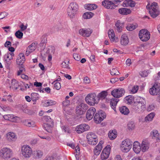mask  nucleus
<instances>
[{
    "instance_id": "f257e3e1",
    "label": "nucleus",
    "mask_w": 160,
    "mask_h": 160,
    "mask_svg": "<svg viewBox=\"0 0 160 160\" xmlns=\"http://www.w3.org/2000/svg\"><path fill=\"white\" fill-rule=\"evenodd\" d=\"M125 92V90L122 88L114 89L111 92L112 95L114 98H112L110 102L111 107L114 111H116V106L119 101V99L118 98L122 97L124 95Z\"/></svg>"
},
{
    "instance_id": "f03ea898",
    "label": "nucleus",
    "mask_w": 160,
    "mask_h": 160,
    "mask_svg": "<svg viewBox=\"0 0 160 160\" xmlns=\"http://www.w3.org/2000/svg\"><path fill=\"white\" fill-rule=\"evenodd\" d=\"M78 9V6L76 2L70 3L68 8L67 12L68 16L71 18H74Z\"/></svg>"
},
{
    "instance_id": "7ed1b4c3",
    "label": "nucleus",
    "mask_w": 160,
    "mask_h": 160,
    "mask_svg": "<svg viewBox=\"0 0 160 160\" xmlns=\"http://www.w3.org/2000/svg\"><path fill=\"white\" fill-rule=\"evenodd\" d=\"M147 9H149V13L153 18L156 17L159 13L158 9L157 3L155 2L152 3L150 6L148 5L146 6Z\"/></svg>"
},
{
    "instance_id": "20e7f679",
    "label": "nucleus",
    "mask_w": 160,
    "mask_h": 160,
    "mask_svg": "<svg viewBox=\"0 0 160 160\" xmlns=\"http://www.w3.org/2000/svg\"><path fill=\"white\" fill-rule=\"evenodd\" d=\"M85 100L86 102L91 106H93L98 103V100L96 98V94L95 93H90L85 97Z\"/></svg>"
},
{
    "instance_id": "39448f33",
    "label": "nucleus",
    "mask_w": 160,
    "mask_h": 160,
    "mask_svg": "<svg viewBox=\"0 0 160 160\" xmlns=\"http://www.w3.org/2000/svg\"><path fill=\"white\" fill-rule=\"evenodd\" d=\"M132 142L128 139H126L122 141L121 145L122 151L127 152L129 151L132 148Z\"/></svg>"
},
{
    "instance_id": "423d86ee",
    "label": "nucleus",
    "mask_w": 160,
    "mask_h": 160,
    "mask_svg": "<svg viewBox=\"0 0 160 160\" xmlns=\"http://www.w3.org/2000/svg\"><path fill=\"white\" fill-rule=\"evenodd\" d=\"M21 151L22 154L25 158H30L32 153L31 148L28 145H24L22 146Z\"/></svg>"
},
{
    "instance_id": "0eeeda50",
    "label": "nucleus",
    "mask_w": 160,
    "mask_h": 160,
    "mask_svg": "<svg viewBox=\"0 0 160 160\" xmlns=\"http://www.w3.org/2000/svg\"><path fill=\"white\" fill-rule=\"evenodd\" d=\"M150 32L146 29H142L139 32V38L143 42L147 41L150 39Z\"/></svg>"
},
{
    "instance_id": "6e6552de",
    "label": "nucleus",
    "mask_w": 160,
    "mask_h": 160,
    "mask_svg": "<svg viewBox=\"0 0 160 160\" xmlns=\"http://www.w3.org/2000/svg\"><path fill=\"white\" fill-rule=\"evenodd\" d=\"M87 109V105L82 103L77 106L76 109V114L78 116L82 115Z\"/></svg>"
},
{
    "instance_id": "1a4fd4ad",
    "label": "nucleus",
    "mask_w": 160,
    "mask_h": 160,
    "mask_svg": "<svg viewBox=\"0 0 160 160\" xmlns=\"http://www.w3.org/2000/svg\"><path fill=\"white\" fill-rule=\"evenodd\" d=\"M145 108V104L142 100L135 102L134 103L132 108L135 111L140 112Z\"/></svg>"
},
{
    "instance_id": "9d476101",
    "label": "nucleus",
    "mask_w": 160,
    "mask_h": 160,
    "mask_svg": "<svg viewBox=\"0 0 160 160\" xmlns=\"http://www.w3.org/2000/svg\"><path fill=\"white\" fill-rule=\"evenodd\" d=\"M0 156L3 158L8 159L10 158L12 155L11 150L8 148H3L0 151Z\"/></svg>"
},
{
    "instance_id": "9b49d317",
    "label": "nucleus",
    "mask_w": 160,
    "mask_h": 160,
    "mask_svg": "<svg viewBox=\"0 0 160 160\" xmlns=\"http://www.w3.org/2000/svg\"><path fill=\"white\" fill-rule=\"evenodd\" d=\"M111 148L109 145L107 146L104 148L101 154V158L102 160L107 159L109 157Z\"/></svg>"
},
{
    "instance_id": "f8f14e48",
    "label": "nucleus",
    "mask_w": 160,
    "mask_h": 160,
    "mask_svg": "<svg viewBox=\"0 0 160 160\" xmlns=\"http://www.w3.org/2000/svg\"><path fill=\"white\" fill-rule=\"evenodd\" d=\"M160 92V84L155 83L152 87L149 90L150 94L152 95L158 94Z\"/></svg>"
},
{
    "instance_id": "ddd939ff",
    "label": "nucleus",
    "mask_w": 160,
    "mask_h": 160,
    "mask_svg": "<svg viewBox=\"0 0 160 160\" xmlns=\"http://www.w3.org/2000/svg\"><path fill=\"white\" fill-rule=\"evenodd\" d=\"M89 128L90 127L88 125L83 124L77 126L75 130L78 133H81L84 131L88 130Z\"/></svg>"
},
{
    "instance_id": "4468645a",
    "label": "nucleus",
    "mask_w": 160,
    "mask_h": 160,
    "mask_svg": "<svg viewBox=\"0 0 160 160\" xmlns=\"http://www.w3.org/2000/svg\"><path fill=\"white\" fill-rule=\"evenodd\" d=\"M96 111V109L94 107H91L88 110L86 114V117L88 120H90L92 118Z\"/></svg>"
},
{
    "instance_id": "2eb2a0df",
    "label": "nucleus",
    "mask_w": 160,
    "mask_h": 160,
    "mask_svg": "<svg viewBox=\"0 0 160 160\" xmlns=\"http://www.w3.org/2000/svg\"><path fill=\"white\" fill-rule=\"evenodd\" d=\"M102 5L105 8L108 9H112L114 8L117 6L114 5V3L109 1L108 0H105L102 2Z\"/></svg>"
},
{
    "instance_id": "dca6fc26",
    "label": "nucleus",
    "mask_w": 160,
    "mask_h": 160,
    "mask_svg": "<svg viewBox=\"0 0 160 160\" xmlns=\"http://www.w3.org/2000/svg\"><path fill=\"white\" fill-rule=\"evenodd\" d=\"M109 37L112 42H117L118 39L117 38L115 37L114 32L112 29L110 30L108 32Z\"/></svg>"
},
{
    "instance_id": "f3484780",
    "label": "nucleus",
    "mask_w": 160,
    "mask_h": 160,
    "mask_svg": "<svg viewBox=\"0 0 160 160\" xmlns=\"http://www.w3.org/2000/svg\"><path fill=\"white\" fill-rule=\"evenodd\" d=\"M133 149L136 153H139L141 150L140 143L137 141L134 142L133 144Z\"/></svg>"
},
{
    "instance_id": "a211bd4d",
    "label": "nucleus",
    "mask_w": 160,
    "mask_h": 160,
    "mask_svg": "<svg viewBox=\"0 0 160 160\" xmlns=\"http://www.w3.org/2000/svg\"><path fill=\"white\" fill-rule=\"evenodd\" d=\"M36 44L35 43H33L29 46L27 48L26 54L28 56L32 52L34 51L36 49Z\"/></svg>"
},
{
    "instance_id": "6ab92c4d",
    "label": "nucleus",
    "mask_w": 160,
    "mask_h": 160,
    "mask_svg": "<svg viewBox=\"0 0 160 160\" xmlns=\"http://www.w3.org/2000/svg\"><path fill=\"white\" fill-rule=\"evenodd\" d=\"M129 42V39L126 34H123L121 37L120 43L121 45L124 46L127 45Z\"/></svg>"
},
{
    "instance_id": "aec40b11",
    "label": "nucleus",
    "mask_w": 160,
    "mask_h": 160,
    "mask_svg": "<svg viewBox=\"0 0 160 160\" xmlns=\"http://www.w3.org/2000/svg\"><path fill=\"white\" fill-rule=\"evenodd\" d=\"M115 25L117 31L119 32H121L124 27L123 23L121 22L120 20H118Z\"/></svg>"
},
{
    "instance_id": "412c9836",
    "label": "nucleus",
    "mask_w": 160,
    "mask_h": 160,
    "mask_svg": "<svg viewBox=\"0 0 160 160\" xmlns=\"http://www.w3.org/2000/svg\"><path fill=\"white\" fill-rule=\"evenodd\" d=\"M119 12L121 14L127 15L131 13V10L128 8H122L118 9Z\"/></svg>"
},
{
    "instance_id": "4be33fe9",
    "label": "nucleus",
    "mask_w": 160,
    "mask_h": 160,
    "mask_svg": "<svg viewBox=\"0 0 160 160\" xmlns=\"http://www.w3.org/2000/svg\"><path fill=\"white\" fill-rule=\"evenodd\" d=\"M149 144L146 141H142L141 144V150L143 152L147 151L149 148Z\"/></svg>"
},
{
    "instance_id": "5701e85b",
    "label": "nucleus",
    "mask_w": 160,
    "mask_h": 160,
    "mask_svg": "<svg viewBox=\"0 0 160 160\" xmlns=\"http://www.w3.org/2000/svg\"><path fill=\"white\" fill-rule=\"evenodd\" d=\"M151 135L155 138L157 142L160 141V134L158 132V131L156 130H154L151 133Z\"/></svg>"
},
{
    "instance_id": "b1692460",
    "label": "nucleus",
    "mask_w": 160,
    "mask_h": 160,
    "mask_svg": "<svg viewBox=\"0 0 160 160\" xmlns=\"http://www.w3.org/2000/svg\"><path fill=\"white\" fill-rule=\"evenodd\" d=\"M43 155V152L41 150H37L34 151V155L36 159L41 158Z\"/></svg>"
},
{
    "instance_id": "393cba45",
    "label": "nucleus",
    "mask_w": 160,
    "mask_h": 160,
    "mask_svg": "<svg viewBox=\"0 0 160 160\" xmlns=\"http://www.w3.org/2000/svg\"><path fill=\"white\" fill-rule=\"evenodd\" d=\"M3 118L6 120L14 122L16 120L17 117H14L13 115L8 114L3 116Z\"/></svg>"
},
{
    "instance_id": "a878e982",
    "label": "nucleus",
    "mask_w": 160,
    "mask_h": 160,
    "mask_svg": "<svg viewBox=\"0 0 160 160\" xmlns=\"http://www.w3.org/2000/svg\"><path fill=\"white\" fill-rule=\"evenodd\" d=\"M107 95V92L105 91H102L99 93L97 96V98L98 100V102L100 99H104Z\"/></svg>"
},
{
    "instance_id": "bb28decb",
    "label": "nucleus",
    "mask_w": 160,
    "mask_h": 160,
    "mask_svg": "<svg viewBox=\"0 0 160 160\" xmlns=\"http://www.w3.org/2000/svg\"><path fill=\"white\" fill-rule=\"evenodd\" d=\"M125 100L127 103L130 104L134 102V97L132 96L128 95L125 98Z\"/></svg>"
},
{
    "instance_id": "cd10ccee",
    "label": "nucleus",
    "mask_w": 160,
    "mask_h": 160,
    "mask_svg": "<svg viewBox=\"0 0 160 160\" xmlns=\"http://www.w3.org/2000/svg\"><path fill=\"white\" fill-rule=\"evenodd\" d=\"M20 57H22V59H20L18 57L16 60L17 64L20 65H22L24 62L25 59L24 55L23 53H20Z\"/></svg>"
},
{
    "instance_id": "c85d7f7f",
    "label": "nucleus",
    "mask_w": 160,
    "mask_h": 160,
    "mask_svg": "<svg viewBox=\"0 0 160 160\" xmlns=\"http://www.w3.org/2000/svg\"><path fill=\"white\" fill-rule=\"evenodd\" d=\"M117 135V132L115 130L110 131L108 133V136L109 138L111 140L115 139Z\"/></svg>"
},
{
    "instance_id": "c756f323",
    "label": "nucleus",
    "mask_w": 160,
    "mask_h": 160,
    "mask_svg": "<svg viewBox=\"0 0 160 160\" xmlns=\"http://www.w3.org/2000/svg\"><path fill=\"white\" fill-rule=\"evenodd\" d=\"M11 83L12 85L10 86V88L16 90L19 86L18 82L15 79H13L12 80Z\"/></svg>"
},
{
    "instance_id": "7c9ffc66",
    "label": "nucleus",
    "mask_w": 160,
    "mask_h": 160,
    "mask_svg": "<svg viewBox=\"0 0 160 160\" xmlns=\"http://www.w3.org/2000/svg\"><path fill=\"white\" fill-rule=\"evenodd\" d=\"M120 112L124 115H127L129 112L128 109L126 106H123L119 108Z\"/></svg>"
},
{
    "instance_id": "2f4dec72",
    "label": "nucleus",
    "mask_w": 160,
    "mask_h": 160,
    "mask_svg": "<svg viewBox=\"0 0 160 160\" xmlns=\"http://www.w3.org/2000/svg\"><path fill=\"white\" fill-rule=\"evenodd\" d=\"M85 8L89 10H92L96 9L97 8V5L95 4H88L85 5Z\"/></svg>"
},
{
    "instance_id": "473e14b6",
    "label": "nucleus",
    "mask_w": 160,
    "mask_h": 160,
    "mask_svg": "<svg viewBox=\"0 0 160 160\" xmlns=\"http://www.w3.org/2000/svg\"><path fill=\"white\" fill-rule=\"evenodd\" d=\"M94 119L96 123H100L103 120V119L101 118V116L99 115V112L95 114L94 117Z\"/></svg>"
},
{
    "instance_id": "72a5a7b5",
    "label": "nucleus",
    "mask_w": 160,
    "mask_h": 160,
    "mask_svg": "<svg viewBox=\"0 0 160 160\" xmlns=\"http://www.w3.org/2000/svg\"><path fill=\"white\" fill-rule=\"evenodd\" d=\"M97 138V136L94 133L92 132H89L87 135V140H89V141L91 142V140L92 139Z\"/></svg>"
},
{
    "instance_id": "f704fd0d",
    "label": "nucleus",
    "mask_w": 160,
    "mask_h": 160,
    "mask_svg": "<svg viewBox=\"0 0 160 160\" xmlns=\"http://www.w3.org/2000/svg\"><path fill=\"white\" fill-rule=\"evenodd\" d=\"M21 109L23 112L29 114H32L33 112L32 111L28 109L25 105L22 106Z\"/></svg>"
},
{
    "instance_id": "c9c22d12",
    "label": "nucleus",
    "mask_w": 160,
    "mask_h": 160,
    "mask_svg": "<svg viewBox=\"0 0 160 160\" xmlns=\"http://www.w3.org/2000/svg\"><path fill=\"white\" fill-rule=\"evenodd\" d=\"M56 102L55 101L51 100H48L45 101L44 104L45 106L48 107L56 104Z\"/></svg>"
},
{
    "instance_id": "e433bc0d",
    "label": "nucleus",
    "mask_w": 160,
    "mask_h": 160,
    "mask_svg": "<svg viewBox=\"0 0 160 160\" xmlns=\"http://www.w3.org/2000/svg\"><path fill=\"white\" fill-rule=\"evenodd\" d=\"M93 15L94 14L90 12H86L83 14V17L85 19H89L91 18Z\"/></svg>"
},
{
    "instance_id": "4c0bfd02",
    "label": "nucleus",
    "mask_w": 160,
    "mask_h": 160,
    "mask_svg": "<svg viewBox=\"0 0 160 160\" xmlns=\"http://www.w3.org/2000/svg\"><path fill=\"white\" fill-rule=\"evenodd\" d=\"M4 58L7 62H8V64H10L9 61L12 59V56L10 55V52H8L4 56Z\"/></svg>"
},
{
    "instance_id": "58836bf2",
    "label": "nucleus",
    "mask_w": 160,
    "mask_h": 160,
    "mask_svg": "<svg viewBox=\"0 0 160 160\" xmlns=\"http://www.w3.org/2000/svg\"><path fill=\"white\" fill-rule=\"evenodd\" d=\"M155 114L154 113H151L148 114L145 118V120L146 121H151L154 117Z\"/></svg>"
},
{
    "instance_id": "ea45409f",
    "label": "nucleus",
    "mask_w": 160,
    "mask_h": 160,
    "mask_svg": "<svg viewBox=\"0 0 160 160\" xmlns=\"http://www.w3.org/2000/svg\"><path fill=\"white\" fill-rule=\"evenodd\" d=\"M31 98L33 101H36L39 98V95L36 93H32L31 94Z\"/></svg>"
},
{
    "instance_id": "a19ab883",
    "label": "nucleus",
    "mask_w": 160,
    "mask_h": 160,
    "mask_svg": "<svg viewBox=\"0 0 160 160\" xmlns=\"http://www.w3.org/2000/svg\"><path fill=\"white\" fill-rule=\"evenodd\" d=\"M88 143L91 145H94L97 144L98 143V139H97V138H93V139H92V140H91V142L89 141V140H88Z\"/></svg>"
},
{
    "instance_id": "79ce46f5",
    "label": "nucleus",
    "mask_w": 160,
    "mask_h": 160,
    "mask_svg": "<svg viewBox=\"0 0 160 160\" xmlns=\"http://www.w3.org/2000/svg\"><path fill=\"white\" fill-rule=\"evenodd\" d=\"M15 35L18 38L21 39L22 37L23 33L20 30H18L15 33Z\"/></svg>"
},
{
    "instance_id": "37998d69",
    "label": "nucleus",
    "mask_w": 160,
    "mask_h": 160,
    "mask_svg": "<svg viewBox=\"0 0 160 160\" xmlns=\"http://www.w3.org/2000/svg\"><path fill=\"white\" fill-rule=\"evenodd\" d=\"M92 32V31L89 28L85 30V34H84V37H88L90 36Z\"/></svg>"
},
{
    "instance_id": "c03bdc74",
    "label": "nucleus",
    "mask_w": 160,
    "mask_h": 160,
    "mask_svg": "<svg viewBox=\"0 0 160 160\" xmlns=\"http://www.w3.org/2000/svg\"><path fill=\"white\" fill-rule=\"evenodd\" d=\"M120 74L117 69L115 68H112L111 71V74L112 75H119Z\"/></svg>"
},
{
    "instance_id": "a18cd8bd",
    "label": "nucleus",
    "mask_w": 160,
    "mask_h": 160,
    "mask_svg": "<svg viewBox=\"0 0 160 160\" xmlns=\"http://www.w3.org/2000/svg\"><path fill=\"white\" fill-rule=\"evenodd\" d=\"M127 2L129 6L131 7H134L136 5L135 2L133 0H128Z\"/></svg>"
},
{
    "instance_id": "49530a36",
    "label": "nucleus",
    "mask_w": 160,
    "mask_h": 160,
    "mask_svg": "<svg viewBox=\"0 0 160 160\" xmlns=\"http://www.w3.org/2000/svg\"><path fill=\"white\" fill-rule=\"evenodd\" d=\"M62 128L65 132L70 133L71 132V131L66 126H62Z\"/></svg>"
},
{
    "instance_id": "de8ad7c7",
    "label": "nucleus",
    "mask_w": 160,
    "mask_h": 160,
    "mask_svg": "<svg viewBox=\"0 0 160 160\" xmlns=\"http://www.w3.org/2000/svg\"><path fill=\"white\" fill-rule=\"evenodd\" d=\"M126 28L128 31H132L135 28V26L133 24H130L126 27Z\"/></svg>"
},
{
    "instance_id": "09e8293b",
    "label": "nucleus",
    "mask_w": 160,
    "mask_h": 160,
    "mask_svg": "<svg viewBox=\"0 0 160 160\" xmlns=\"http://www.w3.org/2000/svg\"><path fill=\"white\" fill-rule=\"evenodd\" d=\"M134 125L132 122H129L128 124V128L129 130H132L134 128Z\"/></svg>"
},
{
    "instance_id": "8fccbe9b",
    "label": "nucleus",
    "mask_w": 160,
    "mask_h": 160,
    "mask_svg": "<svg viewBox=\"0 0 160 160\" xmlns=\"http://www.w3.org/2000/svg\"><path fill=\"white\" fill-rule=\"evenodd\" d=\"M99 115L101 116V118L103 119V120L104 118L106 117V114L105 112L102 111L101 110L99 112Z\"/></svg>"
},
{
    "instance_id": "3c124183",
    "label": "nucleus",
    "mask_w": 160,
    "mask_h": 160,
    "mask_svg": "<svg viewBox=\"0 0 160 160\" xmlns=\"http://www.w3.org/2000/svg\"><path fill=\"white\" fill-rule=\"evenodd\" d=\"M138 88L139 87L138 86H134L132 88L131 92L132 93H135L137 92Z\"/></svg>"
},
{
    "instance_id": "603ef678",
    "label": "nucleus",
    "mask_w": 160,
    "mask_h": 160,
    "mask_svg": "<svg viewBox=\"0 0 160 160\" xmlns=\"http://www.w3.org/2000/svg\"><path fill=\"white\" fill-rule=\"evenodd\" d=\"M43 127L47 131L49 132H51V130L49 128L50 127L48 124L44 123L43 125Z\"/></svg>"
},
{
    "instance_id": "864d4df0",
    "label": "nucleus",
    "mask_w": 160,
    "mask_h": 160,
    "mask_svg": "<svg viewBox=\"0 0 160 160\" xmlns=\"http://www.w3.org/2000/svg\"><path fill=\"white\" fill-rule=\"evenodd\" d=\"M7 137L8 138H10V139H12L15 138V135L14 133L10 132L8 133L7 134Z\"/></svg>"
},
{
    "instance_id": "5fc2aeb1",
    "label": "nucleus",
    "mask_w": 160,
    "mask_h": 160,
    "mask_svg": "<svg viewBox=\"0 0 160 160\" xmlns=\"http://www.w3.org/2000/svg\"><path fill=\"white\" fill-rule=\"evenodd\" d=\"M97 149V148H95V149L94 150V154L96 155H98L100 153V152L101 151V148L100 147L99 148Z\"/></svg>"
},
{
    "instance_id": "6e6d98bb",
    "label": "nucleus",
    "mask_w": 160,
    "mask_h": 160,
    "mask_svg": "<svg viewBox=\"0 0 160 160\" xmlns=\"http://www.w3.org/2000/svg\"><path fill=\"white\" fill-rule=\"evenodd\" d=\"M44 89L45 91L48 93H49L50 92L51 89L49 87L46 88H43L42 90L41 88L39 89V91L40 92H44V91H43Z\"/></svg>"
},
{
    "instance_id": "4d7b16f0",
    "label": "nucleus",
    "mask_w": 160,
    "mask_h": 160,
    "mask_svg": "<svg viewBox=\"0 0 160 160\" xmlns=\"http://www.w3.org/2000/svg\"><path fill=\"white\" fill-rule=\"evenodd\" d=\"M54 87L57 90H59L61 88V84L58 82H56L54 84Z\"/></svg>"
},
{
    "instance_id": "13d9d810",
    "label": "nucleus",
    "mask_w": 160,
    "mask_h": 160,
    "mask_svg": "<svg viewBox=\"0 0 160 160\" xmlns=\"http://www.w3.org/2000/svg\"><path fill=\"white\" fill-rule=\"evenodd\" d=\"M103 142L102 141H101L99 142L98 144L96 147L95 148H97V149H99V148L101 147V150H102V145L103 144Z\"/></svg>"
},
{
    "instance_id": "bf43d9fd",
    "label": "nucleus",
    "mask_w": 160,
    "mask_h": 160,
    "mask_svg": "<svg viewBox=\"0 0 160 160\" xmlns=\"http://www.w3.org/2000/svg\"><path fill=\"white\" fill-rule=\"evenodd\" d=\"M73 57L74 59L78 61H79L80 60V57L77 54H74Z\"/></svg>"
},
{
    "instance_id": "052dcab7",
    "label": "nucleus",
    "mask_w": 160,
    "mask_h": 160,
    "mask_svg": "<svg viewBox=\"0 0 160 160\" xmlns=\"http://www.w3.org/2000/svg\"><path fill=\"white\" fill-rule=\"evenodd\" d=\"M25 69L22 67H21L19 68V70L18 71L17 75L18 76L21 75L23 71H25Z\"/></svg>"
},
{
    "instance_id": "680f3d73",
    "label": "nucleus",
    "mask_w": 160,
    "mask_h": 160,
    "mask_svg": "<svg viewBox=\"0 0 160 160\" xmlns=\"http://www.w3.org/2000/svg\"><path fill=\"white\" fill-rule=\"evenodd\" d=\"M42 119L44 121L47 122L50 121V120H51V119L49 116H45L43 117Z\"/></svg>"
},
{
    "instance_id": "e2e57ef3",
    "label": "nucleus",
    "mask_w": 160,
    "mask_h": 160,
    "mask_svg": "<svg viewBox=\"0 0 160 160\" xmlns=\"http://www.w3.org/2000/svg\"><path fill=\"white\" fill-rule=\"evenodd\" d=\"M155 108L154 105L153 104H151L149 105L147 108V110L148 111H151L153 110Z\"/></svg>"
},
{
    "instance_id": "0e129e2a",
    "label": "nucleus",
    "mask_w": 160,
    "mask_h": 160,
    "mask_svg": "<svg viewBox=\"0 0 160 160\" xmlns=\"http://www.w3.org/2000/svg\"><path fill=\"white\" fill-rule=\"evenodd\" d=\"M70 102L69 100H65L62 102L63 105L64 106H66L69 105L70 104Z\"/></svg>"
},
{
    "instance_id": "69168bd1",
    "label": "nucleus",
    "mask_w": 160,
    "mask_h": 160,
    "mask_svg": "<svg viewBox=\"0 0 160 160\" xmlns=\"http://www.w3.org/2000/svg\"><path fill=\"white\" fill-rule=\"evenodd\" d=\"M83 80L85 84H88L90 82V80L89 78L87 77H85L83 79Z\"/></svg>"
},
{
    "instance_id": "338daca9",
    "label": "nucleus",
    "mask_w": 160,
    "mask_h": 160,
    "mask_svg": "<svg viewBox=\"0 0 160 160\" xmlns=\"http://www.w3.org/2000/svg\"><path fill=\"white\" fill-rule=\"evenodd\" d=\"M7 100L9 102H13V100L12 98V96L11 95H8L6 98Z\"/></svg>"
},
{
    "instance_id": "774afa93",
    "label": "nucleus",
    "mask_w": 160,
    "mask_h": 160,
    "mask_svg": "<svg viewBox=\"0 0 160 160\" xmlns=\"http://www.w3.org/2000/svg\"><path fill=\"white\" fill-rule=\"evenodd\" d=\"M35 126V122L32 121L30 120L28 127H34Z\"/></svg>"
}]
</instances>
